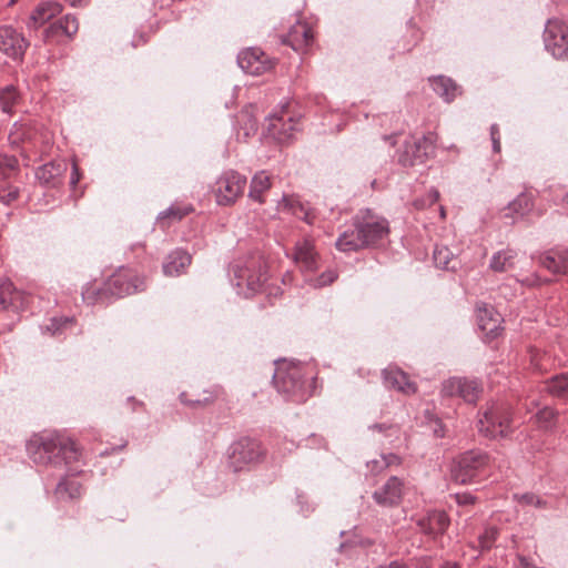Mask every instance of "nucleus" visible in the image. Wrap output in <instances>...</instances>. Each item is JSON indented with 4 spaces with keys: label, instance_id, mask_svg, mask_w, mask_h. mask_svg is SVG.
<instances>
[{
    "label": "nucleus",
    "instance_id": "1",
    "mask_svg": "<svg viewBox=\"0 0 568 568\" xmlns=\"http://www.w3.org/2000/svg\"><path fill=\"white\" fill-rule=\"evenodd\" d=\"M27 449L30 458L37 465L58 467L79 458V450L75 444L55 434L33 438L29 442Z\"/></svg>",
    "mask_w": 568,
    "mask_h": 568
},
{
    "label": "nucleus",
    "instance_id": "2",
    "mask_svg": "<svg viewBox=\"0 0 568 568\" xmlns=\"http://www.w3.org/2000/svg\"><path fill=\"white\" fill-rule=\"evenodd\" d=\"M308 373V366L294 362H282L274 374V385L278 392L291 396L296 402L306 398L304 377Z\"/></svg>",
    "mask_w": 568,
    "mask_h": 568
},
{
    "label": "nucleus",
    "instance_id": "3",
    "mask_svg": "<svg viewBox=\"0 0 568 568\" xmlns=\"http://www.w3.org/2000/svg\"><path fill=\"white\" fill-rule=\"evenodd\" d=\"M246 182V178L236 171L222 173L211 187L216 204L233 205L243 195Z\"/></svg>",
    "mask_w": 568,
    "mask_h": 568
},
{
    "label": "nucleus",
    "instance_id": "4",
    "mask_svg": "<svg viewBox=\"0 0 568 568\" xmlns=\"http://www.w3.org/2000/svg\"><path fill=\"white\" fill-rule=\"evenodd\" d=\"M511 412L505 405H491L478 422V430L487 438L505 437L511 433Z\"/></svg>",
    "mask_w": 568,
    "mask_h": 568
},
{
    "label": "nucleus",
    "instance_id": "5",
    "mask_svg": "<svg viewBox=\"0 0 568 568\" xmlns=\"http://www.w3.org/2000/svg\"><path fill=\"white\" fill-rule=\"evenodd\" d=\"M237 286L246 290V295L255 294L264 290L267 281V264L263 256L251 257L244 266L236 272Z\"/></svg>",
    "mask_w": 568,
    "mask_h": 568
},
{
    "label": "nucleus",
    "instance_id": "6",
    "mask_svg": "<svg viewBox=\"0 0 568 568\" xmlns=\"http://www.w3.org/2000/svg\"><path fill=\"white\" fill-rule=\"evenodd\" d=\"M265 457V449L262 444L252 438H242L232 446L230 454V467L240 471L261 463Z\"/></svg>",
    "mask_w": 568,
    "mask_h": 568
},
{
    "label": "nucleus",
    "instance_id": "7",
    "mask_svg": "<svg viewBox=\"0 0 568 568\" xmlns=\"http://www.w3.org/2000/svg\"><path fill=\"white\" fill-rule=\"evenodd\" d=\"M544 43L555 59H568V22L559 18L549 19L544 31Z\"/></svg>",
    "mask_w": 568,
    "mask_h": 568
},
{
    "label": "nucleus",
    "instance_id": "8",
    "mask_svg": "<svg viewBox=\"0 0 568 568\" xmlns=\"http://www.w3.org/2000/svg\"><path fill=\"white\" fill-rule=\"evenodd\" d=\"M488 457L478 452H467L463 454L456 462L452 477L456 483L469 484L481 470L487 466Z\"/></svg>",
    "mask_w": 568,
    "mask_h": 568
},
{
    "label": "nucleus",
    "instance_id": "9",
    "mask_svg": "<svg viewBox=\"0 0 568 568\" xmlns=\"http://www.w3.org/2000/svg\"><path fill=\"white\" fill-rule=\"evenodd\" d=\"M138 282V274L133 270L128 267L119 268L104 282L110 302L135 293Z\"/></svg>",
    "mask_w": 568,
    "mask_h": 568
},
{
    "label": "nucleus",
    "instance_id": "10",
    "mask_svg": "<svg viewBox=\"0 0 568 568\" xmlns=\"http://www.w3.org/2000/svg\"><path fill=\"white\" fill-rule=\"evenodd\" d=\"M436 136L428 133L423 136H410L405 142V149L400 155V162L404 165H414L424 162L432 153Z\"/></svg>",
    "mask_w": 568,
    "mask_h": 568
},
{
    "label": "nucleus",
    "instance_id": "11",
    "mask_svg": "<svg viewBox=\"0 0 568 568\" xmlns=\"http://www.w3.org/2000/svg\"><path fill=\"white\" fill-rule=\"evenodd\" d=\"M223 394V388L217 385L210 387L193 385L189 390L180 394V400L192 408H204L214 404Z\"/></svg>",
    "mask_w": 568,
    "mask_h": 568
},
{
    "label": "nucleus",
    "instance_id": "12",
    "mask_svg": "<svg viewBox=\"0 0 568 568\" xmlns=\"http://www.w3.org/2000/svg\"><path fill=\"white\" fill-rule=\"evenodd\" d=\"M359 232L365 247L375 245L388 235V223L385 219L366 212L359 215Z\"/></svg>",
    "mask_w": 568,
    "mask_h": 568
},
{
    "label": "nucleus",
    "instance_id": "13",
    "mask_svg": "<svg viewBox=\"0 0 568 568\" xmlns=\"http://www.w3.org/2000/svg\"><path fill=\"white\" fill-rule=\"evenodd\" d=\"M481 390V385L476 379L465 377H452L444 382L442 387L444 396H458L468 403H475Z\"/></svg>",
    "mask_w": 568,
    "mask_h": 568
},
{
    "label": "nucleus",
    "instance_id": "14",
    "mask_svg": "<svg viewBox=\"0 0 568 568\" xmlns=\"http://www.w3.org/2000/svg\"><path fill=\"white\" fill-rule=\"evenodd\" d=\"M29 41L10 26L0 27V51L13 60H21Z\"/></svg>",
    "mask_w": 568,
    "mask_h": 568
},
{
    "label": "nucleus",
    "instance_id": "15",
    "mask_svg": "<svg viewBox=\"0 0 568 568\" xmlns=\"http://www.w3.org/2000/svg\"><path fill=\"white\" fill-rule=\"evenodd\" d=\"M237 60L241 69L253 75L263 74L274 67V62L263 51L256 48L243 50Z\"/></svg>",
    "mask_w": 568,
    "mask_h": 568
},
{
    "label": "nucleus",
    "instance_id": "16",
    "mask_svg": "<svg viewBox=\"0 0 568 568\" xmlns=\"http://www.w3.org/2000/svg\"><path fill=\"white\" fill-rule=\"evenodd\" d=\"M404 483L398 477H390L382 487L376 489L373 498L382 507H395L402 501Z\"/></svg>",
    "mask_w": 568,
    "mask_h": 568
},
{
    "label": "nucleus",
    "instance_id": "17",
    "mask_svg": "<svg viewBox=\"0 0 568 568\" xmlns=\"http://www.w3.org/2000/svg\"><path fill=\"white\" fill-rule=\"evenodd\" d=\"M296 124L292 116L284 119V116L273 115L267 119L265 133L277 143H286L296 131Z\"/></svg>",
    "mask_w": 568,
    "mask_h": 568
},
{
    "label": "nucleus",
    "instance_id": "18",
    "mask_svg": "<svg viewBox=\"0 0 568 568\" xmlns=\"http://www.w3.org/2000/svg\"><path fill=\"white\" fill-rule=\"evenodd\" d=\"M192 263V256L184 250L176 248L171 252L162 264L165 276H180L185 273Z\"/></svg>",
    "mask_w": 568,
    "mask_h": 568
},
{
    "label": "nucleus",
    "instance_id": "19",
    "mask_svg": "<svg viewBox=\"0 0 568 568\" xmlns=\"http://www.w3.org/2000/svg\"><path fill=\"white\" fill-rule=\"evenodd\" d=\"M317 252L312 240L304 239L296 243L294 260L305 272H313L317 267Z\"/></svg>",
    "mask_w": 568,
    "mask_h": 568
},
{
    "label": "nucleus",
    "instance_id": "20",
    "mask_svg": "<svg viewBox=\"0 0 568 568\" xmlns=\"http://www.w3.org/2000/svg\"><path fill=\"white\" fill-rule=\"evenodd\" d=\"M385 386L396 389L405 395L416 392V385L406 373L397 367H388L383 372Z\"/></svg>",
    "mask_w": 568,
    "mask_h": 568
},
{
    "label": "nucleus",
    "instance_id": "21",
    "mask_svg": "<svg viewBox=\"0 0 568 568\" xmlns=\"http://www.w3.org/2000/svg\"><path fill=\"white\" fill-rule=\"evenodd\" d=\"M313 38L312 28L306 22H297L291 28L284 43L295 51H303L312 44Z\"/></svg>",
    "mask_w": 568,
    "mask_h": 568
},
{
    "label": "nucleus",
    "instance_id": "22",
    "mask_svg": "<svg viewBox=\"0 0 568 568\" xmlns=\"http://www.w3.org/2000/svg\"><path fill=\"white\" fill-rule=\"evenodd\" d=\"M62 11V6L57 1H44L39 3L36 9L32 11L29 21V29H38L39 27L47 23L52 18L60 14Z\"/></svg>",
    "mask_w": 568,
    "mask_h": 568
},
{
    "label": "nucleus",
    "instance_id": "23",
    "mask_svg": "<svg viewBox=\"0 0 568 568\" xmlns=\"http://www.w3.org/2000/svg\"><path fill=\"white\" fill-rule=\"evenodd\" d=\"M28 296L18 291L12 282L3 281L0 284V308L18 311L22 308L27 302Z\"/></svg>",
    "mask_w": 568,
    "mask_h": 568
},
{
    "label": "nucleus",
    "instance_id": "24",
    "mask_svg": "<svg viewBox=\"0 0 568 568\" xmlns=\"http://www.w3.org/2000/svg\"><path fill=\"white\" fill-rule=\"evenodd\" d=\"M277 210L291 213L308 224L314 223V214L312 210L304 203H302L295 195H283L277 203Z\"/></svg>",
    "mask_w": 568,
    "mask_h": 568
},
{
    "label": "nucleus",
    "instance_id": "25",
    "mask_svg": "<svg viewBox=\"0 0 568 568\" xmlns=\"http://www.w3.org/2000/svg\"><path fill=\"white\" fill-rule=\"evenodd\" d=\"M272 187V176L266 171L255 173L251 180L248 199L260 204L265 203V194Z\"/></svg>",
    "mask_w": 568,
    "mask_h": 568
},
{
    "label": "nucleus",
    "instance_id": "26",
    "mask_svg": "<svg viewBox=\"0 0 568 568\" xmlns=\"http://www.w3.org/2000/svg\"><path fill=\"white\" fill-rule=\"evenodd\" d=\"M417 524L425 534L436 535L447 529L449 519L444 511L435 510L420 518Z\"/></svg>",
    "mask_w": 568,
    "mask_h": 568
},
{
    "label": "nucleus",
    "instance_id": "27",
    "mask_svg": "<svg viewBox=\"0 0 568 568\" xmlns=\"http://www.w3.org/2000/svg\"><path fill=\"white\" fill-rule=\"evenodd\" d=\"M355 229L344 232L336 242L337 250L342 252L358 251L365 247L359 232V215L354 219Z\"/></svg>",
    "mask_w": 568,
    "mask_h": 568
},
{
    "label": "nucleus",
    "instance_id": "28",
    "mask_svg": "<svg viewBox=\"0 0 568 568\" xmlns=\"http://www.w3.org/2000/svg\"><path fill=\"white\" fill-rule=\"evenodd\" d=\"M78 29L79 23L77 18L71 14H65L44 30V37L45 39H50L63 34L71 38L78 32Z\"/></svg>",
    "mask_w": 568,
    "mask_h": 568
},
{
    "label": "nucleus",
    "instance_id": "29",
    "mask_svg": "<svg viewBox=\"0 0 568 568\" xmlns=\"http://www.w3.org/2000/svg\"><path fill=\"white\" fill-rule=\"evenodd\" d=\"M478 324L486 335L495 337L500 329V315L494 308L483 307L478 308Z\"/></svg>",
    "mask_w": 568,
    "mask_h": 568
},
{
    "label": "nucleus",
    "instance_id": "30",
    "mask_svg": "<svg viewBox=\"0 0 568 568\" xmlns=\"http://www.w3.org/2000/svg\"><path fill=\"white\" fill-rule=\"evenodd\" d=\"M544 267L556 274L568 273V251L556 250L548 252L541 260Z\"/></svg>",
    "mask_w": 568,
    "mask_h": 568
},
{
    "label": "nucleus",
    "instance_id": "31",
    "mask_svg": "<svg viewBox=\"0 0 568 568\" xmlns=\"http://www.w3.org/2000/svg\"><path fill=\"white\" fill-rule=\"evenodd\" d=\"M81 485L75 478L63 477L57 485L54 495L59 500L75 499L81 495Z\"/></svg>",
    "mask_w": 568,
    "mask_h": 568
},
{
    "label": "nucleus",
    "instance_id": "32",
    "mask_svg": "<svg viewBox=\"0 0 568 568\" xmlns=\"http://www.w3.org/2000/svg\"><path fill=\"white\" fill-rule=\"evenodd\" d=\"M82 300L88 305L111 303L104 283L100 286L87 284L82 290Z\"/></svg>",
    "mask_w": 568,
    "mask_h": 568
},
{
    "label": "nucleus",
    "instance_id": "33",
    "mask_svg": "<svg viewBox=\"0 0 568 568\" xmlns=\"http://www.w3.org/2000/svg\"><path fill=\"white\" fill-rule=\"evenodd\" d=\"M36 136V130L26 124L16 122L9 133V142L12 146L18 148L20 144L31 142Z\"/></svg>",
    "mask_w": 568,
    "mask_h": 568
},
{
    "label": "nucleus",
    "instance_id": "34",
    "mask_svg": "<svg viewBox=\"0 0 568 568\" xmlns=\"http://www.w3.org/2000/svg\"><path fill=\"white\" fill-rule=\"evenodd\" d=\"M62 164L50 162L40 166L36 172V176L40 181V183L44 185H55L57 180L62 174Z\"/></svg>",
    "mask_w": 568,
    "mask_h": 568
},
{
    "label": "nucleus",
    "instance_id": "35",
    "mask_svg": "<svg viewBox=\"0 0 568 568\" xmlns=\"http://www.w3.org/2000/svg\"><path fill=\"white\" fill-rule=\"evenodd\" d=\"M433 90L444 98L447 102H450L457 95V85L449 79L445 77H437L432 79Z\"/></svg>",
    "mask_w": 568,
    "mask_h": 568
},
{
    "label": "nucleus",
    "instance_id": "36",
    "mask_svg": "<svg viewBox=\"0 0 568 568\" xmlns=\"http://www.w3.org/2000/svg\"><path fill=\"white\" fill-rule=\"evenodd\" d=\"M546 390L556 397L568 398V374H559L546 383Z\"/></svg>",
    "mask_w": 568,
    "mask_h": 568
},
{
    "label": "nucleus",
    "instance_id": "37",
    "mask_svg": "<svg viewBox=\"0 0 568 568\" xmlns=\"http://www.w3.org/2000/svg\"><path fill=\"white\" fill-rule=\"evenodd\" d=\"M534 207V194L531 192L520 193L508 206V210L517 215L524 216Z\"/></svg>",
    "mask_w": 568,
    "mask_h": 568
},
{
    "label": "nucleus",
    "instance_id": "38",
    "mask_svg": "<svg viewBox=\"0 0 568 568\" xmlns=\"http://www.w3.org/2000/svg\"><path fill=\"white\" fill-rule=\"evenodd\" d=\"M435 265L443 270H455L457 261L447 246H436L434 250Z\"/></svg>",
    "mask_w": 568,
    "mask_h": 568
},
{
    "label": "nucleus",
    "instance_id": "39",
    "mask_svg": "<svg viewBox=\"0 0 568 568\" xmlns=\"http://www.w3.org/2000/svg\"><path fill=\"white\" fill-rule=\"evenodd\" d=\"M515 252L511 250L496 253L490 262V268L495 272H506L514 266Z\"/></svg>",
    "mask_w": 568,
    "mask_h": 568
},
{
    "label": "nucleus",
    "instance_id": "40",
    "mask_svg": "<svg viewBox=\"0 0 568 568\" xmlns=\"http://www.w3.org/2000/svg\"><path fill=\"white\" fill-rule=\"evenodd\" d=\"M19 172V161L14 155L0 153V182Z\"/></svg>",
    "mask_w": 568,
    "mask_h": 568
},
{
    "label": "nucleus",
    "instance_id": "41",
    "mask_svg": "<svg viewBox=\"0 0 568 568\" xmlns=\"http://www.w3.org/2000/svg\"><path fill=\"white\" fill-rule=\"evenodd\" d=\"M19 101V93L13 85L0 89V106L4 113H11Z\"/></svg>",
    "mask_w": 568,
    "mask_h": 568
},
{
    "label": "nucleus",
    "instance_id": "42",
    "mask_svg": "<svg viewBox=\"0 0 568 568\" xmlns=\"http://www.w3.org/2000/svg\"><path fill=\"white\" fill-rule=\"evenodd\" d=\"M557 412L550 407H544L535 415V423L541 429L552 428L557 420Z\"/></svg>",
    "mask_w": 568,
    "mask_h": 568
},
{
    "label": "nucleus",
    "instance_id": "43",
    "mask_svg": "<svg viewBox=\"0 0 568 568\" xmlns=\"http://www.w3.org/2000/svg\"><path fill=\"white\" fill-rule=\"evenodd\" d=\"M337 276L336 271L327 270L316 277L306 276L305 282L314 288H322L334 283L337 280Z\"/></svg>",
    "mask_w": 568,
    "mask_h": 568
},
{
    "label": "nucleus",
    "instance_id": "44",
    "mask_svg": "<svg viewBox=\"0 0 568 568\" xmlns=\"http://www.w3.org/2000/svg\"><path fill=\"white\" fill-rule=\"evenodd\" d=\"M73 318L71 317H60V318H51L50 324L45 326V331L50 332L52 336L61 334L65 327L72 325Z\"/></svg>",
    "mask_w": 568,
    "mask_h": 568
},
{
    "label": "nucleus",
    "instance_id": "45",
    "mask_svg": "<svg viewBox=\"0 0 568 568\" xmlns=\"http://www.w3.org/2000/svg\"><path fill=\"white\" fill-rule=\"evenodd\" d=\"M514 497L521 505L535 506V507H544L545 506V501L540 497H538L537 495H535L532 493L515 495Z\"/></svg>",
    "mask_w": 568,
    "mask_h": 568
},
{
    "label": "nucleus",
    "instance_id": "46",
    "mask_svg": "<svg viewBox=\"0 0 568 568\" xmlns=\"http://www.w3.org/2000/svg\"><path fill=\"white\" fill-rule=\"evenodd\" d=\"M19 196V189L17 186L9 185L6 189L0 190V202L10 205L17 201Z\"/></svg>",
    "mask_w": 568,
    "mask_h": 568
},
{
    "label": "nucleus",
    "instance_id": "47",
    "mask_svg": "<svg viewBox=\"0 0 568 568\" xmlns=\"http://www.w3.org/2000/svg\"><path fill=\"white\" fill-rule=\"evenodd\" d=\"M497 529L488 528L485 532L479 537V544L483 549H489L493 542L496 540Z\"/></svg>",
    "mask_w": 568,
    "mask_h": 568
},
{
    "label": "nucleus",
    "instance_id": "48",
    "mask_svg": "<svg viewBox=\"0 0 568 568\" xmlns=\"http://www.w3.org/2000/svg\"><path fill=\"white\" fill-rule=\"evenodd\" d=\"M192 211V209L190 206H184V207H181V206H172L168 213H166V217L169 219H174V220H181L182 217H184L185 215H187L190 212Z\"/></svg>",
    "mask_w": 568,
    "mask_h": 568
},
{
    "label": "nucleus",
    "instance_id": "49",
    "mask_svg": "<svg viewBox=\"0 0 568 568\" xmlns=\"http://www.w3.org/2000/svg\"><path fill=\"white\" fill-rule=\"evenodd\" d=\"M439 200V192L437 190H433L427 195V200H417L415 201V206L417 209H424L426 205H433Z\"/></svg>",
    "mask_w": 568,
    "mask_h": 568
},
{
    "label": "nucleus",
    "instance_id": "50",
    "mask_svg": "<svg viewBox=\"0 0 568 568\" xmlns=\"http://www.w3.org/2000/svg\"><path fill=\"white\" fill-rule=\"evenodd\" d=\"M490 136H491L494 152L499 153L501 150V143H500V132H499V128L497 124L491 125Z\"/></svg>",
    "mask_w": 568,
    "mask_h": 568
},
{
    "label": "nucleus",
    "instance_id": "51",
    "mask_svg": "<svg viewBox=\"0 0 568 568\" xmlns=\"http://www.w3.org/2000/svg\"><path fill=\"white\" fill-rule=\"evenodd\" d=\"M374 429H378L379 432L386 430L387 436H394V437H396V439L400 438V429L397 426L390 425V426L384 427L383 425H375Z\"/></svg>",
    "mask_w": 568,
    "mask_h": 568
},
{
    "label": "nucleus",
    "instance_id": "52",
    "mask_svg": "<svg viewBox=\"0 0 568 568\" xmlns=\"http://www.w3.org/2000/svg\"><path fill=\"white\" fill-rule=\"evenodd\" d=\"M456 501L458 505H473L475 497L470 494H458L456 495Z\"/></svg>",
    "mask_w": 568,
    "mask_h": 568
},
{
    "label": "nucleus",
    "instance_id": "53",
    "mask_svg": "<svg viewBox=\"0 0 568 568\" xmlns=\"http://www.w3.org/2000/svg\"><path fill=\"white\" fill-rule=\"evenodd\" d=\"M79 181H80L79 168H78V165L75 163H73V165H72V173H71V176H70V184L72 186H75Z\"/></svg>",
    "mask_w": 568,
    "mask_h": 568
},
{
    "label": "nucleus",
    "instance_id": "54",
    "mask_svg": "<svg viewBox=\"0 0 568 568\" xmlns=\"http://www.w3.org/2000/svg\"><path fill=\"white\" fill-rule=\"evenodd\" d=\"M377 568H406V566L403 562L395 560L386 565H381Z\"/></svg>",
    "mask_w": 568,
    "mask_h": 568
},
{
    "label": "nucleus",
    "instance_id": "55",
    "mask_svg": "<svg viewBox=\"0 0 568 568\" xmlns=\"http://www.w3.org/2000/svg\"><path fill=\"white\" fill-rule=\"evenodd\" d=\"M124 446H125V444L123 443V444H121V445H119V446H114V447H112L110 450L106 448L105 450L100 452V456H106V455H110V454H112V453H114V452H116V450L122 449Z\"/></svg>",
    "mask_w": 568,
    "mask_h": 568
},
{
    "label": "nucleus",
    "instance_id": "56",
    "mask_svg": "<svg viewBox=\"0 0 568 568\" xmlns=\"http://www.w3.org/2000/svg\"><path fill=\"white\" fill-rule=\"evenodd\" d=\"M434 433L437 437H443L445 435L444 428L440 422H436V427L434 428Z\"/></svg>",
    "mask_w": 568,
    "mask_h": 568
},
{
    "label": "nucleus",
    "instance_id": "57",
    "mask_svg": "<svg viewBox=\"0 0 568 568\" xmlns=\"http://www.w3.org/2000/svg\"><path fill=\"white\" fill-rule=\"evenodd\" d=\"M399 463V459L397 456H394V455H390L388 458H384V464L386 466H389V465H393V464H398Z\"/></svg>",
    "mask_w": 568,
    "mask_h": 568
},
{
    "label": "nucleus",
    "instance_id": "58",
    "mask_svg": "<svg viewBox=\"0 0 568 568\" xmlns=\"http://www.w3.org/2000/svg\"><path fill=\"white\" fill-rule=\"evenodd\" d=\"M250 131H252V132L256 131V122L251 119H248V129L245 131L246 136L250 134Z\"/></svg>",
    "mask_w": 568,
    "mask_h": 568
},
{
    "label": "nucleus",
    "instance_id": "59",
    "mask_svg": "<svg viewBox=\"0 0 568 568\" xmlns=\"http://www.w3.org/2000/svg\"><path fill=\"white\" fill-rule=\"evenodd\" d=\"M141 41H142V34H136L135 38L131 42L132 48L133 49L139 48Z\"/></svg>",
    "mask_w": 568,
    "mask_h": 568
},
{
    "label": "nucleus",
    "instance_id": "60",
    "mask_svg": "<svg viewBox=\"0 0 568 568\" xmlns=\"http://www.w3.org/2000/svg\"><path fill=\"white\" fill-rule=\"evenodd\" d=\"M443 568H460L457 564L455 562H446Z\"/></svg>",
    "mask_w": 568,
    "mask_h": 568
},
{
    "label": "nucleus",
    "instance_id": "61",
    "mask_svg": "<svg viewBox=\"0 0 568 568\" xmlns=\"http://www.w3.org/2000/svg\"><path fill=\"white\" fill-rule=\"evenodd\" d=\"M531 362H532V364H534L537 368H541V365H540V364H539V362L537 361L536 355H532V357H531Z\"/></svg>",
    "mask_w": 568,
    "mask_h": 568
},
{
    "label": "nucleus",
    "instance_id": "62",
    "mask_svg": "<svg viewBox=\"0 0 568 568\" xmlns=\"http://www.w3.org/2000/svg\"><path fill=\"white\" fill-rule=\"evenodd\" d=\"M439 211H440V217L444 220L446 217V210H445V207L440 206Z\"/></svg>",
    "mask_w": 568,
    "mask_h": 568
},
{
    "label": "nucleus",
    "instance_id": "63",
    "mask_svg": "<svg viewBox=\"0 0 568 568\" xmlns=\"http://www.w3.org/2000/svg\"><path fill=\"white\" fill-rule=\"evenodd\" d=\"M416 568H428V566L426 564H420Z\"/></svg>",
    "mask_w": 568,
    "mask_h": 568
},
{
    "label": "nucleus",
    "instance_id": "64",
    "mask_svg": "<svg viewBox=\"0 0 568 568\" xmlns=\"http://www.w3.org/2000/svg\"><path fill=\"white\" fill-rule=\"evenodd\" d=\"M564 202H565V203H566V205L568 206V194L565 196Z\"/></svg>",
    "mask_w": 568,
    "mask_h": 568
}]
</instances>
